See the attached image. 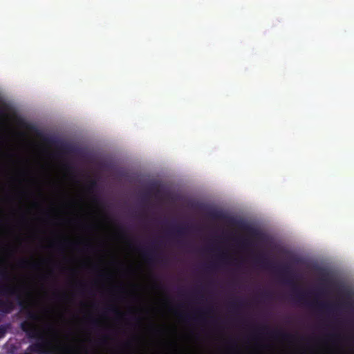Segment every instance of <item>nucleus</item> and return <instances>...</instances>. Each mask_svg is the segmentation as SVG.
<instances>
[{
  "instance_id": "1",
  "label": "nucleus",
  "mask_w": 354,
  "mask_h": 354,
  "mask_svg": "<svg viewBox=\"0 0 354 354\" xmlns=\"http://www.w3.org/2000/svg\"><path fill=\"white\" fill-rule=\"evenodd\" d=\"M20 328L29 338L38 339V342L30 345L27 351L37 354H50L49 351L47 349L48 346V341L32 322L27 320L22 322L20 324Z\"/></svg>"
},
{
  "instance_id": "2",
  "label": "nucleus",
  "mask_w": 354,
  "mask_h": 354,
  "mask_svg": "<svg viewBox=\"0 0 354 354\" xmlns=\"http://www.w3.org/2000/svg\"><path fill=\"white\" fill-rule=\"evenodd\" d=\"M155 247H145L140 249L142 258L149 264H153L160 261L155 252ZM161 261H163L162 259H161Z\"/></svg>"
},
{
  "instance_id": "3",
  "label": "nucleus",
  "mask_w": 354,
  "mask_h": 354,
  "mask_svg": "<svg viewBox=\"0 0 354 354\" xmlns=\"http://www.w3.org/2000/svg\"><path fill=\"white\" fill-rule=\"evenodd\" d=\"M229 222L233 225H236L239 228L248 232L250 234L257 236L261 234L259 230L250 226L242 221H236L232 218H229Z\"/></svg>"
},
{
  "instance_id": "4",
  "label": "nucleus",
  "mask_w": 354,
  "mask_h": 354,
  "mask_svg": "<svg viewBox=\"0 0 354 354\" xmlns=\"http://www.w3.org/2000/svg\"><path fill=\"white\" fill-rule=\"evenodd\" d=\"M269 335L274 338H280L283 340L287 341H292L295 339L296 337L295 335L290 333H285L281 330H271Z\"/></svg>"
},
{
  "instance_id": "5",
  "label": "nucleus",
  "mask_w": 354,
  "mask_h": 354,
  "mask_svg": "<svg viewBox=\"0 0 354 354\" xmlns=\"http://www.w3.org/2000/svg\"><path fill=\"white\" fill-rule=\"evenodd\" d=\"M294 291H295V298L297 301L301 302V303L307 304V302H306L307 293L306 292H304V291L298 289L297 288H295Z\"/></svg>"
},
{
  "instance_id": "6",
  "label": "nucleus",
  "mask_w": 354,
  "mask_h": 354,
  "mask_svg": "<svg viewBox=\"0 0 354 354\" xmlns=\"http://www.w3.org/2000/svg\"><path fill=\"white\" fill-rule=\"evenodd\" d=\"M19 266L21 268H28L30 267L33 269H37L38 268V263H30L26 259H21L19 262Z\"/></svg>"
},
{
  "instance_id": "7",
  "label": "nucleus",
  "mask_w": 354,
  "mask_h": 354,
  "mask_svg": "<svg viewBox=\"0 0 354 354\" xmlns=\"http://www.w3.org/2000/svg\"><path fill=\"white\" fill-rule=\"evenodd\" d=\"M316 306L321 310L330 312L334 310L335 306L328 303L316 302Z\"/></svg>"
},
{
  "instance_id": "8",
  "label": "nucleus",
  "mask_w": 354,
  "mask_h": 354,
  "mask_svg": "<svg viewBox=\"0 0 354 354\" xmlns=\"http://www.w3.org/2000/svg\"><path fill=\"white\" fill-rule=\"evenodd\" d=\"M26 317L31 321H37L39 319L38 315L30 310L28 307L26 308Z\"/></svg>"
},
{
  "instance_id": "9",
  "label": "nucleus",
  "mask_w": 354,
  "mask_h": 354,
  "mask_svg": "<svg viewBox=\"0 0 354 354\" xmlns=\"http://www.w3.org/2000/svg\"><path fill=\"white\" fill-rule=\"evenodd\" d=\"M279 270H280V272L284 275V277L288 278V281L290 282V280H289V279L292 275V272L290 270L289 266H285L281 267Z\"/></svg>"
},
{
  "instance_id": "10",
  "label": "nucleus",
  "mask_w": 354,
  "mask_h": 354,
  "mask_svg": "<svg viewBox=\"0 0 354 354\" xmlns=\"http://www.w3.org/2000/svg\"><path fill=\"white\" fill-rule=\"evenodd\" d=\"M209 216L214 219H223L224 218V214L220 211H212L209 212Z\"/></svg>"
},
{
  "instance_id": "11",
  "label": "nucleus",
  "mask_w": 354,
  "mask_h": 354,
  "mask_svg": "<svg viewBox=\"0 0 354 354\" xmlns=\"http://www.w3.org/2000/svg\"><path fill=\"white\" fill-rule=\"evenodd\" d=\"M172 231L176 232L178 236H182L185 232V228L181 226H176L172 228Z\"/></svg>"
},
{
  "instance_id": "12",
  "label": "nucleus",
  "mask_w": 354,
  "mask_h": 354,
  "mask_svg": "<svg viewBox=\"0 0 354 354\" xmlns=\"http://www.w3.org/2000/svg\"><path fill=\"white\" fill-rule=\"evenodd\" d=\"M106 310L108 311H110V312H112V313H114L116 315H121V313L119 311V310L115 307V306H109L108 308H106Z\"/></svg>"
},
{
  "instance_id": "13",
  "label": "nucleus",
  "mask_w": 354,
  "mask_h": 354,
  "mask_svg": "<svg viewBox=\"0 0 354 354\" xmlns=\"http://www.w3.org/2000/svg\"><path fill=\"white\" fill-rule=\"evenodd\" d=\"M243 305L242 301H232L230 302V306H232L233 308H238L239 307Z\"/></svg>"
},
{
  "instance_id": "14",
  "label": "nucleus",
  "mask_w": 354,
  "mask_h": 354,
  "mask_svg": "<svg viewBox=\"0 0 354 354\" xmlns=\"http://www.w3.org/2000/svg\"><path fill=\"white\" fill-rule=\"evenodd\" d=\"M96 186H97L96 182L94 180L91 181L88 187V191H93V189L96 187Z\"/></svg>"
},
{
  "instance_id": "15",
  "label": "nucleus",
  "mask_w": 354,
  "mask_h": 354,
  "mask_svg": "<svg viewBox=\"0 0 354 354\" xmlns=\"http://www.w3.org/2000/svg\"><path fill=\"white\" fill-rule=\"evenodd\" d=\"M179 316L185 321L193 319V318L189 315H187V314H186V315L180 314Z\"/></svg>"
},
{
  "instance_id": "16",
  "label": "nucleus",
  "mask_w": 354,
  "mask_h": 354,
  "mask_svg": "<svg viewBox=\"0 0 354 354\" xmlns=\"http://www.w3.org/2000/svg\"><path fill=\"white\" fill-rule=\"evenodd\" d=\"M6 330L5 326H0V339L3 337L6 334Z\"/></svg>"
},
{
  "instance_id": "17",
  "label": "nucleus",
  "mask_w": 354,
  "mask_h": 354,
  "mask_svg": "<svg viewBox=\"0 0 354 354\" xmlns=\"http://www.w3.org/2000/svg\"><path fill=\"white\" fill-rule=\"evenodd\" d=\"M91 325L93 327H97L99 326V322L96 319H92L91 322Z\"/></svg>"
},
{
  "instance_id": "18",
  "label": "nucleus",
  "mask_w": 354,
  "mask_h": 354,
  "mask_svg": "<svg viewBox=\"0 0 354 354\" xmlns=\"http://www.w3.org/2000/svg\"><path fill=\"white\" fill-rule=\"evenodd\" d=\"M328 337L333 339H337L340 337L339 334H330L328 335Z\"/></svg>"
},
{
  "instance_id": "19",
  "label": "nucleus",
  "mask_w": 354,
  "mask_h": 354,
  "mask_svg": "<svg viewBox=\"0 0 354 354\" xmlns=\"http://www.w3.org/2000/svg\"><path fill=\"white\" fill-rule=\"evenodd\" d=\"M220 258H221V259L224 260V259H227V258H228V255H227L226 253L223 252V253L220 255Z\"/></svg>"
},
{
  "instance_id": "20",
  "label": "nucleus",
  "mask_w": 354,
  "mask_h": 354,
  "mask_svg": "<svg viewBox=\"0 0 354 354\" xmlns=\"http://www.w3.org/2000/svg\"><path fill=\"white\" fill-rule=\"evenodd\" d=\"M257 261L261 263L262 264L266 263V259L264 258L259 257V258H257Z\"/></svg>"
},
{
  "instance_id": "21",
  "label": "nucleus",
  "mask_w": 354,
  "mask_h": 354,
  "mask_svg": "<svg viewBox=\"0 0 354 354\" xmlns=\"http://www.w3.org/2000/svg\"><path fill=\"white\" fill-rule=\"evenodd\" d=\"M216 263H210L209 265L207 266V268L209 269H214L216 267Z\"/></svg>"
},
{
  "instance_id": "22",
  "label": "nucleus",
  "mask_w": 354,
  "mask_h": 354,
  "mask_svg": "<svg viewBox=\"0 0 354 354\" xmlns=\"http://www.w3.org/2000/svg\"><path fill=\"white\" fill-rule=\"evenodd\" d=\"M93 201L94 202H95V203H98V201H99L98 197H97V196H93Z\"/></svg>"
},
{
  "instance_id": "23",
  "label": "nucleus",
  "mask_w": 354,
  "mask_h": 354,
  "mask_svg": "<svg viewBox=\"0 0 354 354\" xmlns=\"http://www.w3.org/2000/svg\"><path fill=\"white\" fill-rule=\"evenodd\" d=\"M118 229L122 233L124 232V227L122 225H119L118 226Z\"/></svg>"
},
{
  "instance_id": "24",
  "label": "nucleus",
  "mask_w": 354,
  "mask_h": 354,
  "mask_svg": "<svg viewBox=\"0 0 354 354\" xmlns=\"http://www.w3.org/2000/svg\"><path fill=\"white\" fill-rule=\"evenodd\" d=\"M322 276H329L328 273L325 272V271H322Z\"/></svg>"
},
{
  "instance_id": "25",
  "label": "nucleus",
  "mask_w": 354,
  "mask_h": 354,
  "mask_svg": "<svg viewBox=\"0 0 354 354\" xmlns=\"http://www.w3.org/2000/svg\"><path fill=\"white\" fill-rule=\"evenodd\" d=\"M59 248L63 250L64 248V244L62 243H59Z\"/></svg>"
},
{
  "instance_id": "26",
  "label": "nucleus",
  "mask_w": 354,
  "mask_h": 354,
  "mask_svg": "<svg viewBox=\"0 0 354 354\" xmlns=\"http://www.w3.org/2000/svg\"><path fill=\"white\" fill-rule=\"evenodd\" d=\"M261 329H263V330H268L269 329V328H268V326H265L262 327V328H261Z\"/></svg>"
},
{
  "instance_id": "27",
  "label": "nucleus",
  "mask_w": 354,
  "mask_h": 354,
  "mask_svg": "<svg viewBox=\"0 0 354 354\" xmlns=\"http://www.w3.org/2000/svg\"><path fill=\"white\" fill-rule=\"evenodd\" d=\"M242 243H243V245H248V242L247 241H243V242H242Z\"/></svg>"
},
{
  "instance_id": "28",
  "label": "nucleus",
  "mask_w": 354,
  "mask_h": 354,
  "mask_svg": "<svg viewBox=\"0 0 354 354\" xmlns=\"http://www.w3.org/2000/svg\"><path fill=\"white\" fill-rule=\"evenodd\" d=\"M86 248L88 249V248H91V246L88 244H86L85 245Z\"/></svg>"
},
{
  "instance_id": "29",
  "label": "nucleus",
  "mask_w": 354,
  "mask_h": 354,
  "mask_svg": "<svg viewBox=\"0 0 354 354\" xmlns=\"http://www.w3.org/2000/svg\"><path fill=\"white\" fill-rule=\"evenodd\" d=\"M80 287L84 289L86 286L84 284H80Z\"/></svg>"
},
{
  "instance_id": "30",
  "label": "nucleus",
  "mask_w": 354,
  "mask_h": 354,
  "mask_svg": "<svg viewBox=\"0 0 354 354\" xmlns=\"http://www.w3.org/2000/svg\"><path fill=\"white\" fill-rule=\"evenodd\" d=\"M264 295L266 297H268V296H270V294L268 292H265Z\"/></svg>"
},
{
  "instance_id": "31",
  "label": "nucleus",
  "mask_w": 354,
  "mask_h": 354,
  "mask_svg": "<svg viewBox=\"0 0 354 354\" xmlns=\"http://www.w3.org/2000/svg\"><path fill=\"white\" fill-rule=\"evenodd\" d=\"M308 304L309 306H315V303H310V304Z\"/></svg>"
}]
</instances>
